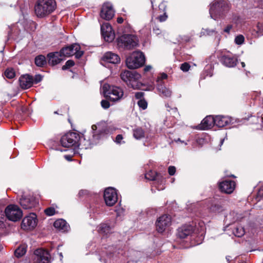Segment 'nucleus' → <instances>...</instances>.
Segmentation results:
<instances>
[{"label":"nucleus","instance_id":"54","mask_svg":"<svg viewBox=\"0 0 263 263\" xmlns=\"http://www.w3.org/2000/svg\"><path fill=\"white\" fill-rule=\"evenodd\" d=\"M152 69V67L151 66L147 65L144 68V71L145 72H147V71H149L150 70H151Z\"/></svg>","mask_w":263,"mask_h":263},{"label":"nucleus","instance_id":"63","mask_svg":"<svg viewBox=\"0 0 263 263\" xmlns=\"http://www.w3.org/2000/svg\"><path fill=\"white\" fill-rule=\"evenodd\" d=\"M60 256H61V257H63L62 254V253H61L60 254Z\"/></svg>","mask_w":263,"mask_h":263},{"label":"nucleus","instance_id":"46","mask_svg":"<svg viewBox=\"0 0 263 263\" xmlns=\"http://www.w3.org/2000/svg\"><path fill=\"white\" fill-rule=\"evenodd\" d=\"M168 172L170 175H174L176 172L175 167L173 166H170L168 168Z\"/></svg>","mask_w":263,"mask_h":263},{"label":"nucleus","instance_id":"2","mask_svg":"<svg viewBox=\"0 0 263 263\" xmlns=\"http://www.w3.org/2000/svg\"><path fill=\"white\" fill-rule=\"evenodd\" d=\"M121 79L125 82L126 84L134 89H140L142 86L140 82L141 75L135 71L126 70L121 72Z\"/></svg>","mask_w":263,"mask_h":263},{"label":"nucleus","instance_id":"27","mask_svg":"<svg viewBox=\"0 0 263 263\" xmlns=\"http://www.w3.org/2000/svg\"><path fill=\"white\" fill-rule=\"evenodd\" d=\"M53 226L55 228L62 232L67 231L69 228L66 221L62 219L55 221Z\"/></svg>","mask_w":263,"mask_h":263},{"label":"nucleus","instance_id":"31","mask_svg":"<svg viewBox=\"0 0 263 263\" xmlns=\"http://www.w3.org/2000/svg\"><path fill=\"white\" fill-rule=\"evenodd\" d=\"M26 252V247L25 245H22L18 247L14 252L16 257H20L23 256Z\"/></svg>","mask_w":263,"mask_h":263},{"label":"nucleus","instance_id":"20","mask_svg":"<svg viewBox=\"0 0 263 263\" xmlns=\"http://www.w3.org/2000/svg\"><path fill=\"white\" fill-rule=\"evenodd\" d=\"M215 125L219 127H223L230 124L232 121V119L228 116L217 115L214 117Z\"/></svg>","mask_w":263,"mask_h":263},{"label":"nucleus","instance_id":"19","mask_svg":"<svg viewBox=\"0 0 263 263\" xmlns=\"http://www.w3.org/2000/svg\"><path fill=\"white\" fill-rule=\"evenodd\" d=\"M219 187L222 192L231 194L235 188V182L232 180H225L219 183Z\"/></svg>","mask_w":263,"mask_h":263},{"label":"nucleus","instance_id":"64","mask_svg":"<svg viewBox=\"0 0 263 263\" xmlns=\"http://www.w3.org/2000/svg\"><path fill=\"white\" fill-rule=\"evenodd\" d=\"M60 256H61V257H63L62 254V253H61L60 254Z\"/></svg>","mask_w":263,"mask_h":263},{"label":"nucleus","instance_id":"28","mask_svg":"<svg viewBox=\"0 0 263 263\" xmlns=\"http://www.w3.org/2000/svg\"><path fill=\"white\" fill-rule=\"evenodd\" d=\"M133 136L137 140H140L145 137V131L141 127H138L133 130Z\"/></svg>","mask_w":263,"mask_h":263},{"label":"nucleus","instance_id":"16","mask_svg":"<svg viewBox=\"0 0 263 263\" xmlns=\"http://www.w3.org/2000/svg\"><path fill=\"white\" fill-rule=\"evenodd\" d=\"M101 31L102 35L106 41L110 42L114 40L115 34L109 23L103 24L101 27Z\"/></svg>","mask_w":263,"mask_h":263},{"label":"nucleus","instance_id":"44","mask_svg":"<svg viewBox=\"0 0 263 263\" xmlns=\"http://www.w3.org/2000/svg\"><path fill=\"white\" fill-rule=\"evenodd\" d=\"M257 32L259 35H263V24H258L257 26Z\"/></svg>","mask_w":263,"mask_h":263},{"label":"nucleus","instance_id":"52","mask_svg":"<svg viewBox=\"0 0 263 263\" xmlns=\"http://www.w3.org/2000/svg\"><path fill=\"white\" fill-rule=\"evenodd\" d=\"M232 28V26L231 25H229L225 28V29H224V31L225 32L229 33Z\"/></svg>","mask_w":263,"mask_h":263},{"label":"nucleus","instance_id":"57","mask_svg":"<svg viewBox=\"0 0 263 263\" xmlns=\"http://www.w3.org/2000/svg\"><path fill=\"white\" fill-rule=\"evenodd\" d=\"M172 110H173L174 112H177V108H173V109H172Z\"/></svg>","mask_w":263,"mask_h":263},{"label":"nucleus","instance_id":"13","mask_svg":"<svg viewBox=\"0 0 263 263\" xmlns=\"http://www.w3.org/2000/svg\"><path fill=\"white\" fill-rule=\"evenodd\" d=\"M37 224V217L34 213H30L22 220L21 227L25 230H30L34 229Z\"/></svg>","mask_w":263,"mask_h":263},{"label":"nucleus","instance_id":"51","mask_svg":"<svg viewBox=\"0 0 263 263\" xmlns=\"http://www.w3.org/2000/svg\"><path fill=\"white\" fill-rule=\"evenodd\" d=\"M42 80V77L41 75H40V74L36 75L35 76V78L34 79V82L35 83H37L40 82Z\"/></svg>","mask_w":263,"mask_h":263},{"label":"nucleus","instance_id":"18","mask_svg":"<svg viewBox=\"0 0 263 263\" xmlns=\"http://www.w3.org/2000/svg\"><path fill=\"white\" fill-rule=\"evenodd\" d=\"M47 58L48 64L52 66L55 65L65 60L61 51L49 53L47 55Z\"/></svg>","mask_w":263,"mask_h":263},{"label":"nucleus","instance_id":"1","mask_svg":"<svg viewBox=\"0 0 263 263\" xmlns=\"http://www.w3.org/2000/svg\"><path fill=\"white\" fill-rule=\"evenodd\" d=\"M56 8L55 0H37L34 5V12L37 17L44 18L52 13Z\"/></svg>","mask_w":263,"mask_h":263},{"label":"nucleus","instance_id":"58","mask_svg":"<svg viewBox=\"0 0 263 263\" xmlns=\"http://www.w3.org/2000/svg\"><path fill=\"white\" fill-rule=\"evenodd\" d=\"M241 64L242 67H244L245 66V64L244 62H241Z\"/></svg>","mask_w":263,"mask_h":263},{"label":"nucleus","instance_id":"41","mask_svg":"<svg viewBox=\"0 0 263 263\" xmlns=\"http://www.w3.org/2000/svg\"><path fill=\"white\" fill-rule=\"evenodd\" d=\"M74 64V62L72 61V60H68L66 63H65V65H64L63 67H62V69L63 70H66L72 66H73Z\"/></svg>","mask_w":263,"mask_h":263},{"label":"nucleus","instance_id":"24","mask_svg":"<svg viewBox=\"0 0 263 263\" xmlns=\"http://www.w3.org/2000/svg\"><path fill=\"white\" fill-rule=\"evenodd\" d=\"M20 203L23 209L27 210L34 207L36 204V202L32 197L22 196L20 199Z\"/></svg>","mask_w":263,"mask_h":263},{"label":"nucleus","instance_id":"43","mask_svg":"<svg viewBox=\"0 0 263 263\" xmlns=\"http://www.w3.org/2000/svg\"><path fill=\"white\" fill-rule=\"evenodd\" d=\"M190 68V65L187 63H184L181 65L180 69L183 71H187Z\"/></svg>","mask_w":263,"mask_h":263},{"label":"nucleus","instance_id":"9","mask_svg":"<svg viewBox=\"0 0 263 263\" xmlns=\"http://www.w3.org/2000/svg\"><path fill=\"white\" fill-rule=\"evenodd\" d=\"M80 139L79 135L73 132L67 133L62 137L61 145L64 147H70L78 143Z\"/></svg>","mask_w":263,"mask_h":263},{"label":"nucleus","instance_id":"29","mask_svg":"<svg viewBox=\"0 0 263 263\" xmlns=\"http://www.w3.org/2000/svg\"><path fill=\"white\" fill-rule=\"evenodd\" d=\"M98 232L100 234L107 235L111 232V228L106 223H102L99 226Z\"/></svg>","mask_w":263,"mask_h":263},{"label":"nucleus","instance_id":"30","mask_svg":"<svg viewBox=\"0 0 263 263\" xmlns=\"http://www.w3.org/2000/svg\"><path fill=\"white\" fill-rule=\"evenodd\" d=\"M245 233L244 228L241 226H236L234 227L233 230V234L238 237H240L244 235Z\"/></svg>","mask_w":263,"mask_h":263},{"label":"nucleus","instance_id":"4","mask_svg":"<svg viewBox=\"0 0 263 263\" xmlns=\"http://www.w3.org/2000/svg\"><path fill=\"white\" fill-rule=\"evenodd\" d=\"M104 95L108 97L110 101L116 102L121 100L124 95L122 89L119 87L109 86L108 84L104 85Z\"/></svg>","mask_w":263,"mask_h":263},{"label":"nucleus","instance_id":"55","mask_svg":"<svg viewBox=\"0 0 263 263\" xmlns=\"http://www.w3.org/2000/svg\"><path fill=\"white\" fill-rule=\"evenodd\" d=\"M123 18L122 17H118L117 22L119 24H121L123 22Z\"/></svg>","mask_w":263,"mask_h":263},{"label":"nucleus","instance_id":"33","mask_svg":"<svg viewBox=\"0 0 263 263\" xmlns=\"http://www.w3.org/2000/svg\"><path fill=\"white\" fill-rule=\"evenodd\" d=\"M46 62V59L44 55H40L35 59V63L37 66H43Z\"/></svg>","mask_w":263,"mask_h":263},{"label":"nucleus","instance_id":"14","mask_svg":"<svg viewBox=\"0 0 263 263\" xmlns=\"http://www.w3.org/2000/svg\"><path fill=\"white\" fill-rule=\"evenodd\" d=\"M104 198L108 206H112L118 200L117 193L116 190L112 187L105 189L104 193Z\"/></svg>","mask_w":263,"mask_h":263},{"label":"nucleus","instance_id":"34","mask_svg":"<svg viewBox=\"0 0 263 263\" xmlns=\"http://www.w3.org/2000/svg\"><path fill=\"white\" fill-rule=\"evenodd\" d=\"M195 227L196 229H197L198 232V233L200 235L202 236L204 233L205 229L204 223L203 221H200L199 222L198 226L196 224L195 225Z\"/></svg>","mask_w":263,"mask_h":263},{"label":"nucleus","instance_id":"11","mask_svg":"<svg viewBox=\"0 0 263 263\" xmlns=\"http://www.w3.org/2000/svg\"><path fill=\"white\" fill-rule=\"evenodd\" d=\"M50 259L49 252L44 249H36L34 252L33 263H49Z\"/></svg>","mask_w":263,"mask_h":263},{"label":"nucleus","instance_id":"49","mask_svg":"<svg viewBox=\"0 0 263 263\" xmlns=\"http://www.w3.org/2000/svg\"><path fill=\"white\" fill-rule=\"evenodd\" d=\"M123 139V136L122 135H118L116 136L115 142L117 143L120 144L121 143V140Z\"/></svg>","mask_w":263,"mask_h":263},{"label":"nucleus","instance_id":"60","mask_svg":"<svg viewBox=\"0 0 263 263\" xmlns=\"http://www.w3.org/2000/svg\"><path fill=\"white\" fill-rule=\"evenodd\" d=\"M151 3H152V7H153V0H151Z\"/></svg>","mask_w":263,"mask_h":263},{"label":"nucleus","instance_id":"32","mask_svg":"<svg viewBox=\"0 0 263 263\" xmlns=\"http://www.w3.org/2000/svg\"><path fill=\"white\" fill-rule=\"evenodd\" d=\"M217 33V31L215 29H202L200 32V35L212 36L216 35Z\"/></svg>","mask_w":263,"mask_h":263},{"label":"nucleus","instance_id":"6","mask_svg":"<svg viewBox=\"0 0 263 263\" xmlns=\"http://www.w3.org/2000/svg\"><path fill=\"white\" fill-rule=\"evenodd\" d=\"M5 216L10 221L16 222L20 220L23 216V212L16 205L10 204L5 210Z\"/></svg>","mask_w":263,"mask_h":263},{"label":"nucleus","instance_id":"37","mask_svg":"<svg viewBox=\"0 0 263 263\" xmlns=\"http://www.w3.org/2000/svg\"><path fill=\"white\" fill-rule=\"evenodd\" d=\"M138 105L142 109H145L147 107V103L144 99H140L138 101Z\"/></svg>","mask_w":263,"mask_h":263},{"label":"nucleus","instance_id":"38","mask_svg":"<svg viewBox=\"0 0 263 263\" xmlns=\"http://www.w3.org/2000/svg\"><path fill=\"white\" fill-rule=\"evenodd\" d=\"M45 213L48 216H52L55 214V210L53 207H49L45 210Z\"/></svg>","mask_w":263,"mask_h":263},{"label":"nucleus","instance_id":"15","mask_svg":"<svg viewBox=\"0 0 263 263\" xmlns=\"http://www.w3.org/2000/svg\"><path fill=\"white\" fill-rule=\"evenodd\" d=\"M100 15L103 19L108 21L111 20L115 15L112 4L110 3H104L102 7Z\"/></svg>","mask_w":263,"mask_h":263},{"label":"nucleus","instance_id":"35","mask_svg":"<svg viewBox=\"0 0 263 263\" xmlns=\"http://www.w3.org/2000/svg\"><path fill=\"white\" fill-rule=\"evenodd\" d=\"M5 75L8 79H12L14 77L15 73L13 68H8L5 70Z\"/></svg>","mask_w":263,"mask_h":263},{"label":"nucleus","instance_id":"3","mask_svg":"<svg viewBox=\"0 0 263 263\" xmlns=\"http://www.w3.org/2000/svg\"><path fill=\"white\" fill-rule=\"evenodd\" d=\"M229 9L228 2L224 0H219L213 3L209 10L212 18L216 20L222 17Z\"/></svg>","mask_w":263,"mask_h":263},{"label":"nucleus","instance_id":"10","mask_svg":"<svg viewBox=\"0 0 263 263\" xmlns=\"http://www.w3.org/2000/svg\"><path fill=\"white\" fill-rule=\"evenodd\" d=\"M91 129L93 131L92 139L91 140L92 144L96 143V141L100 138L101 134H107L109 132L107 129L106 124L104 122H100L97 125H92Z\"/></svg>","mask_w":263,"mask_h":263},{"label":"nucleus","instance_id":"45","mask_svg":"<svg viewBox=\"0 0 263 263\" xmlns=\"http://www.w3.org/2000/svg\"><path fill=\"white\" fill-rule=\"evenodd\" d=\"M101 104L102 107L104 109H107L110 106L109 102L107 100H103L101 101Z\"/></svg>","mask_w":263,"mask_h":263},{"label":"nucleus","instance_id":"17","mask_svg":"<svg viewBox=\"0 0 263 263\" xmlns=\"http://www.w3.org/2000/svg\"><path fill=\"white\" fill-rule=\"evenodd\" d=\"M120 62L118 55L111 52H107L102 58V64L105 66L107 63L116 64Z\"/></svg>","mask_w":263,"mask_h":263},{"label":"nucleus","instance_id":"39","mask_svg":"<svg viewBox=\"0 0 263 263\" xmlns=\"http://www.w3.org/2000/svg\"><path fill=\"white\" fill-rule=\"evenodd\" d=\"M245 37L242 35H238L235 39V42L237 45H241L243 43Z\"/></svg>","mask_w":263,"mask_h":263},{"label":"nucleus","instance_id":"62","mask_svg":"<svg viewBox=\"0 0 263 263\" xmlns=\"http://www.w3.org/2000/svg\"><path fill=\"white\" fill-rule=\"evenodd\" d=\"M223 140H224L223 139L221 140V141H220V143H221V144H222Z\"/></svg>","mask_w":263,"mask_h":263},{"label":"nucleus","instance_id":"25","mask_svg":"<svg viewBox=\"0 0 263 263\" xmlns=\"http://www.w3.org/2000/svg\"><path fill=\"white\" fill-rule=\"evenodd\" d=\"M221 62L227 67H233L236 65L237 60L229 55H223L221 58Z\"/></svg>","mask_w":263,"mask_h":263},{"label":"nucleus","instance_id":"47","mask_svg":"<svg viewBox=\"0 0 263 263\" xmlns=\"http://www.w3.org/2000/svg\"><path fill=\"white\" fill-rule=\"evenodd\" d=\"M167 18V15L165 13H164L163 15H160L158 17L159 21L160 22H164V21H166Z\"/></svg>","mask_w":263,"mask_h":263},{"label":"nucleus","instance_id":"7","mask_svg":"<svg viewBox=\"0 0 263 263\" xmlns=\"http://www.w3.org/2000/svg\"><path fill=\"white\" fill-rule=\"evenodd\" d=\"M119 46L130 49L138 45L136 36L130 34H124L118 39Z\"/></svg>","mask_w":263,"mask_h":263},{"label":"nucleus","instance_id":"61","mask_svg":"<svg viewBox=\"0 0 263 263\" xmlns=\"http://www.w3.org/2000/svg\"><path fill=\"white\" fill-rule=\"evenodd\" d=\"M65 158H66V159H67L69 160V156H65Z\"/></svg>","mask_w":263,"mask_h":263},{"label":"nucleus","instance_id":"42","mask_svg":"<svg viewBox=\"0 0 263 263\" xmlns=\"http://www.w3.org/2000/svg\"><path fill=\"white\" fill-rule=\"evenodd\" d=\"M4 204L2 203V202H0V222H3L5 220V212L4 213L1 210L2 208L4 206Z\"/></svg>","mask_w":263,"mask_h":263},{"label":"nucleus","instance_id":"36","mask_svg":"<svg viewBox=\"0 0 263 263\" xmlns=\"http://www.w3.org/2000/svg\"><path fill=\"white\" fill-rule=\"evenodd\" d=\"M145 178L149 180H154L156 179V173L155 172L150 171L145 175Z\"/></svg>","mask_w":263,"mask_h":263},{"label":"nucleus","instance_id":"59","mask_svg":"<svg viewBox=\"0 0 263 263\" xmlns=\"http://www.w3.org/2000/svg\"><path fill=\"white\" fill-rule=\"evenodd\" d=\"M226 259H227L228 261H229V260H230V257L227 256V257H226Z\"/></svg>","mask_w":263,"mask_h":263},{"label":"nucleus","instance_id":"23","mask_svg":"<svg viewBox=\"0 0 263 263\" xmlns=\"http://www.w3.org/2000/svg\"><path fill=\"white\" fill-rule=\"evenodd\" d=\"M20 85L23 89H28L31 87L33 83V78L28 75H23L20 78Z\"/></svg>","mask_w":263,"mask_h":263},{"label":"nucleus","instance_id":"5","mask_svg":"<svg viewBox=\"0 0 263 263\" xmlns=\"http://www.w3.org/2000/svg\"><path fill=\"white\" fill-rule=\"evenodd\" d=\"M145 57L140 51L134 52L126 60V64L129 69H136L142 66L145 63Z\"/></svg>","mask_w":263,"mask_h":263},{"label":"nucleus","instance_id":"40","mask_svg":"<svg viewBox=\"0 0 263 263\" xmlns=\"http://www.w3.org/2000/svg\"><path fill=\"white\" fill-rule=\"evenodd\" d=\"M167 78V75L166 73H161V75L158 77L157 79V84H159V83L164 84L163 80L166 79Z\"/></svg>","mask_w":263,"mask_h":263},{"label":"nucleus","instance_id":"48","mask_svg":"<svg viewBox=\"0 0 263 263\" xmlns=\"http://www.w3.org/2000/svg\"><path fill=\"white\" fill-rule=\"evenodd\" d=\"M143 96L144 92H137L135 93L136 98L139 100L143 99Z\"/></svg>","mask_w":263,"mask_h":263},{"label":"nucleus","instance_id":"26","mask_svg":"<svg viewBox=\"0 0 263 263\" xmlns=\"http://www.w3.org/2000/svg\"><path fill=\"white\" fill-rule=\"evenodd\" d=\"M156 87L159 95L161 97L167 98L171 97L172 95L171 90L166 88L164 84L161 83L159 84H157Z\"/></svg>","mask_w":263,"mask_h":263},{"label":"nucleus","instance_id":"12","mask_svg":"<svg viewBox=\"0 0 263 263\" xmlns=\"http://www.w3.org/2000/svg\"><path fill=\"white\" fill-rule=\"evenodd\" d=\"M171 224V216L163 215L159 217L156 222V230L159 233H162L170 226Z\"/></svg>","mask_w":263,"mask_h":263},{"label":"nucleus","instance_id":"22","mask_svg":"<svg viewBox=\"0 0 263 263\" xmlns=\"http://www.w3.org/2000/svg\"><path fill=\"white\" fill-rule=\"evenodd\" d=\"M193 227L190 225L183 226L178 229L177 236L180 238H185L193 232Z\"/></svg>","mask_w":263,"mask_h":263},{"label":"nucleus","instance_id":"21","mask_svg":"<svg viewBox=\"0 0 263 263\" xmlns=\"http://www.w3.org/2000/svg\"><path fill=\"white\" fill-rule=\"evenodd\" d=\"M214 125V117L212 116H208L203 119L200 124L198 126V128L202 130H206L210 129Z\"/></svg>","mask_w":263,"mask_h":263},{"label":"nucleus","instance_id":"53","mask_svg":"<svg viewBox=\"0 0 263 263\" xmlns=\"http://www.w3.org/2000/svg\"><path fill=\"white\" fill-rule=\"evenodd\" d=\"M153 31L156 34H159L161 33V30L157 28V27H155L153 28Z\"/></svg>","mask_w":263,"mask_h":263},{"label":"nucleus","instance_id":"56","mask_svg":"<svg viewBox=\"0 0 263 263\" xmlns=\"http://www.w3.org/2000/svg\"><path fill=\"white\" fill-rule=\"evenodd\" d=\"M86 194V191L84 190H81L79 192V195L81 196L82 195H83L84 194Z\"/></svg>","mask_w":263,"mask_h":263},{"label":"nucleus","instance_id":"8","mask_svg":"<svg viewBox=\"0 0 263 263\" xmlns=\"http://www.w3.org/2000/svg\"><path fill=\"white\" fill-rule=\"evenodd\" d=\"M60 51L64 58L74 55L77 59H79L83 54V51L80 50V46L77 44L64 47Z\"/></svg>","mask_w":263,"mask_h":263},{"label":"nucleus","instance_id":"50","mask_svg":"<svg viewBox=\"0 0 263 263\" xmlns=\"http://www.w3.org/2000/svg\"><path fill=\"white\" fill-rule=\"evenodd\" d=\"M257 196L260 198L263 197V185L259 189L257 192Z\"/></svg>","mask_w":263,"mask_h":263}]
</instances>
